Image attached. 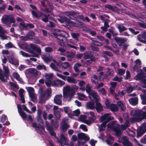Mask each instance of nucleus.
<instances>
[{
  "label": "nucleus",
  "mask_w": 146,
  "mask_h": 146,
  "mask_svg": "<svg viewBox=\"0 0 146 146\" xmlns=\"http://www.w3.org/2000/svg\"><path fill=\"white\" fill-rule=\"evenodd\" d=\"M114 39L116 43H114L113 41H112L111 44L113 47L118 48L122 46V50H127L128 45L125 43L127 40V39L126 38L116 36L114 37Z\"/></svg>",
  "instance_id": "1"
},
{
  "label": "nucleus",
  "mask_w": 146,
  "mask_h": 146,
  "mask_svg": "<svg viewBox=\"0 0 146 146\" xmlns=\"http://www.w3.org/2000/svg\"><path fill=\"white\" fill-rule=\"evenodd\" d=\"M2 23L8 27H11L12 23H15L16 20L11 15H4L1 19Z\"/></svg>",
  "instance_id": "2"
},
{
  "label": "nucleus",
  "mask_w": 146,
  "mask_h": 146,
  "mask_svg": "<svg viewBox=\"0 0 146 146\" xmlns=\"http://www.w3.org/2000/svg\"><path fill=\"white\" fill-rule=\"evenodd\" d=\"M63 96L66 98L69 97L68 101L70 102L73 97V88H70L69 86L64 87L63 88Z\"/></svg>",
  "instance_id": "3"
},
{
  "label": "nucleus",
  "mask_w": 146,
  "mask_h": 146,
  "mask_svg": "<svg viewBox=\"0 0 146 146\" xmlns=\"http://www.w3.org/2000/svg\"><path fill=\"white\" fill-rule=\"evenodd\" d=\"M51 34L52 36L56 38L59 40V41L61 43L66 42L67 41L66 37L68 35V34L64 31H60L58 34L54 32L52 33H51Z\"/></svg>",
  "instance_id": "4"
},
{
  "label": "nucleus",
  "mask_w": 146,
  "mask_h": 146,
  "mask_svg": "<svg viewBox=\"0 0 146 146\" xmlns=\"http://www.w3.org/2000/svg\"><path fill=\"white\" fill-rule=\"evenodd\" d=\"M67 15L68 18L62 16L60 18L58 19V21L62 23H64L72 25L73 24L70 19H73V11L67 12Z\"/></svg>",
  "instance_id": "5"
},
{
  "label": "nucleus",
  "mask_w": 146,
  "mask_h": 146,
  "mask_svg": "<svg viewBox=\"0 0 146 146\" xmlns=\"http://www.w3.org/2000/svg\"><path fill=\"white\" fill-rule=\"evenodd\" d=\"M137 73V74L134 77V79L137 80H140L142 82V81L145 78L146 74H145L143 70L140 69L136 71Z\"/></svg>",
  "instance_id": "6"
},
{
  "label": "nucleus",
  "mask_w": 146,
  "mask_h": 146,
  "mask_svg": "<svg viewBox=\"0 0 146 146\" xmlns=\"http://www.w3.org/2000/svg\"><path fill=\"white\" fill-rule=\"evenodd\" d=\"M84 58L85 59L96 58L98 56V54L96 52L91 51H86L84 53Z\"/></svg>",
  "instance_id": "7"
},
{
  "label": "nucleus",
  "mask_w": 146,
  "mask_h": 146,
  "mask_svg": "<svg viewBox=\"0 0 146 146\" xmlns=\"http://www.w3.org/2000/svg\"><path fill=\"white\" fill-rule=\"evenodd\" d=\"M67 121V119L66 118H64L62 119V124L60 127L62 131L64 132H65L70 127V125L68 124Z\"/></svg>",
  "instance_id": "8"
},
{
  "label": "nucleus",
  "mask_w": 146,
  "mask_h": 146,
  "mask_svg": "<svg viewBox=\"0 0 146 146\" xmlns=\"http://www.w3.org/2000/svg\"><path fill=\"white\" fill-rule=\"evenodd\" d=\"M45 127L47 130L49 132L50 134L52 136L56 137V133L53 131V128L50 126L49 123L48 122H46Z\"/></svg>",
  "instance_id": "9"
},
{
  "label": "nucleus",
  "mask_w": 146,
  "mask_h": 146,
  "mask_svg": "<svg viewBox=\"0 0 146 146\" xmlns=\"http://www.w3.org/2000/svg\"><path fill=\"white\" fill-rule=\"evenodd\" d=\"M122 143L124 146H134L133 143L129 141V138L127 136L122 137Z\"/></svg>",
  "instance_id": "10"
},
{
  "label": "nucleus",
  "mask_w": 146,
  "mask_h": 146,
  "mask_svg": "<svg viewBox=\"0 0 146 146\" xmlns=\"http://www.w3.org/2000/svg\"><path fill=\"white\" fill-rule=\"evenodd\" d=\"M78 140L80 139H84L85 142H86L90 139V137L87 136L86 135L83 133H79L77 135Z\"/></svg>",
  "instance_id": "11"
},
{
  "label": "nucleus",
  "mask_w": 146,
  "mask_h": 146,
  "mask_svg": "<svg viewBox=\"0 0 146 146\" xmlns=\"http://www.w3.org/2000/svg\"><path fill=\"white\" fill-rule=\"evenodd\" d=\"M62 97V95L59 94L56 95L54 100V103L58 105H61Z\"/></svg>",
  "instance_id": "12"
},
{
  "label": "nucleus",
  "mask_w": 146,
  "mask_h": 146,
  "mask_svg": "<svg viewBox=\"0 0 146 146\" xmlns=\"http://www.w3.org/2000/svg\"><path fill=\"white\" fill-rule=\"evenodd\" d=\"M96 103L95 109L97 112L100 113L103 111V106H102L101 104L97 101L95 102Z\"/></svg>",
  "instance_id": "13"
},
{
  "label": "nucleus",
  "mask_w": 146,
  "mask_h": 146,
  "mask_svg": "<svg viewBox=\"0 0 146 146\" xmlns=\"http://www.w3.org/2000/svg\"><path fill=\"white\" fill-rule=\"evenodd\" d=\"M64 84L65 82H64L58 80H55L52 83V85L56 87H58L59 86H62Z\"/></svg>",
  "instance_id": "14"
},
{
  "label": "nucleus",
  "mask_w": 146,
  "mask_h": 146,
  "mask_svg": "<svg viewBox=\"0 0 146 146\" xmlns=\"http://www.w3.org/2000/svg\"><path fill=\"white\" fill-rule=\"evenodd\" d=\"M142 111L141 110H136L135 111L133 114V116L138 118L139 120L141 121L142 119L141 117L142 116Z\"/></svg>",
  "instance_id": "15"
},
{
  "label": "nucleus",
  "mask_w": 146,
  "mask_h": 146,
  "mask_svg": "<svg viewBox=\"0 0 146 146\" xmlns=\"http://www.w3.org/2000/svg\"><path fill=\"white\" fill-rule=\"evenodd\" d=\"M60 144H63L64 145L67 144L68 140L66 138L64 134H62L60 135V140L58 141Z\"/></svg>",
  "instance_id": "16"
},
{
  "label": "nucleus",
  "mask_w": 146,
  "mask_h": 146,
  "mask_svg": "<svg viewBox=\"0 0 146 146\" xmlns=\"http://www.w3.org/2000/svg\"><path fill=\"white\" fill-rule=\"evenodd\" d=\"M89 95H90L89 96V98L90 99H91L92 96V97L93 98V100L95 102L99 101L97 97L98 95L96 93L94 92V91L93 90V92Z\"/></svg>",
  "instance_id": "17"
},
{
  "label": "nucleus",
  "mask_w": 146,
  "mask_h": 146,
  "mask_svg": "<svg viewBox=\"0 0 146 146\" xmlns=\"http://www.w3.org/2000/svg\"><path fill=\"white\" fill-rule=\"evenodd\" d=\"M30 46L32 49L33 50H35L39 54H41V50L39 47H37L36 45L34 44H30Z\"/></svg>",
  "instance_id": "18"
},
{
  "label": "nucleus",
  "mask_w": 146,
  "mask_h": 146,
  "mask_svg": "<svg viewBox=\"0 0 146 146\" xmlns=\"http://www.w3.org/2000/svg\"><path fill=\"white\" fill-rule=\"evenodd\" d=\"M110 110L113 112H116L118 110V108L116 104L112 103L110 104Z\"/></svg>",
  "instance_id": "19"
},
{
  "label": "nucleus",
  "mask_w": 146,
  "mask_h": 146,
  "mask_svg": "<svg viewBox=\"0 0 146 146\" xmlns=\"http://www.w3.org/2000/svg\"><path fill=\"white\" fill-rule=\"evenodd\" d=\"M129 102L131 105L133 106H135L138 103V98L137 97H135L131 98L129 100Z\"/></svg>",
  "instance_id": "20"
},
{
  "label": "nucleus",
  "mask_w": 146,
  "mask_h": 146,
  "mask_svg": "<svg viewBox=\"0 0 146 146\" xmlns=\"http://www.w3.org/2000/svg\"><path fill=\"white\" fill-rule=\"evenodd\" d=\"M105 7L106 8H107L108 9L111 10L112 11H116L117 10V7L108 4H106L105 6Z\"/></svg>",
  "instance_id": "21"
},
{
  "label": "nucleus",
  "mask_w": 146,
  "mask_h": 146,
  "mask_svg": "<svg viewBox=\"0 0 146 146\" xmlns=\"http://www.w3.org/2000/svg\"><path fill=\"white\" fill-rule=\"evenodd\" d=\"M122 25V24H118L117 25V28L119 30V33H120L127 30V28L124 27Z\"/></svg>",
  "instance_id": "22"
},
{
  "label": "nucleus",
  "mask_w": 146,
  "mask_h": 146,
  "mask_svg": "<svg viewBox=\"0 0 146 146\" xmlns=\"http://www.w3.org/2000/svg\"><path fill=\"white\" fill-rule=\"evenodd\" d=\"M69 63L68 62H64L60 64L59 68L62 70H64L67 68L69 67Z\"/></svg>",
  "instance_id": "23"
},
{
  "label": "nucleus",
  "mask_w": 146,
  "mask_h": 146,
  "mask_svg": "<svg viewBox=\"0 0 146 146\" xmlns=\"http://www.w3.org/2000/svg\"><path fill=\"white\" fill-rule=\"evenodd\" d=\"M49 15H47L43 13L41 14V16L42 18V20L44 22L47 23L48 21V17Z\"/></svg>",
  "instance_id": "24"
},
{
  "label": "nucleus",
  "mask_w": 146,
  "mask_h": 146,
  "mask_svg": "<svg viewBox=\"0 0 146 146\" xmlns=\"http://www.w3.org/2000/svg\"><path fill=\"white\" fill-rule=\"evenodd\" d=\"M42 58L44 61L46 63H48L49 61H51L49 55L47 56L45 54H43L42 55Z\"/></svg>",
  "instance_id": "25"
},
{
  "label": "nucleus",
  "mask_w": 146,
  "mask_h": 146,
  "mask_svg": "<svg viewBox=\"0 0 146 146\" xmlns=\"http://www.w3.org/2000/svg\"><path fill=\"white\" fill-rule=\"evenodd\" d=\"M117 105L120 107L121 110L123 111H124L126 109L125 107L124 106L123 104L121 101H118L117 102Z\"/></svg>",
  "instance_id": "26"
},
{
  "label": "nucleus",
  "mask_w": 146,
  "mask_h": 146,
  "mask_svg": "<svg viewBox=\"0 0 146 146\" xmlns=\"http://www.w3.org/2000/svg\"><path fill=\"white\" fill-rule=\"evenodd\" d=\"M137 38L140 42L144 43H146V38L143 36L139 34L138 35Z\"/></svg>",
  "instance_id": "27"
},
{
  "label": "nucleus",
  "mask_w": 146,
  "mask_h": 146,
  "mask_svg": "<svg viewBox=\"0 0 146 146\" xmlns=\"http://www.w3.org/2000/svg\"><path fill=\"white\" fill-rule=\"evenodd\" d=\"M86 105L88 108L91 110H93L95 108L94 103L93 102H88Z\"/></svg>",
  "instance_id": "28"
},
{
  "label": "nucleus",
  "mask_w": 146,
  "mask_h": 146,
  "mask_svg": "<svg viewBox=\"0 0 146 146\" xmlns=\"http://www.w3.org/2000/svg\"><path fill=\"white\" fill-rule=\"evenodd\" d=\"M53 76V73L48 74L46 73L45 74L44 77L47 80H51L52 79Z\"/></svg>",
  "instance_id": "29"
},
{
  "label": "nucleus",
  "mask_w": 146,
  "mask_h": 146,
  "mask_svg": "<svg viewBox=\"0 0 146 146\" xmlns=\"http://www.w3.org/2000/svg\"><path fill=\"white\" fill-rule=\"evenodd\" d=\"M5 75L4 74V72L3 71L0 69V80L2 82H5L6 80L4 78Z\"/></svg>",
  "instance_id": "30"
},
{
  "label": "nucleus",
  "mask_w": 146,
  "mask_h": 146,
  "mask_svg": "<svg viewBox=\"0 0 146 146\" xmlns=\"http://www.w3.org/2000/svg\"><path fill=\"white\" fill-rule=\"evenodd\" d=\"M35 34L34 32L33 31H30L28 32L26 34V36L28 39H30L32 38V37Z\"/></svg>",
  "instance_id": "31"
},
{
  "label": "nucleus",
  "mask_w": 146,
  "mask_h": 146,
  "mask_svg": "<svg viewBox=\"0 0 146 146\" xmlns=\"http://www.w3.org/2000/svg\"><path fill=\"white\" fill-rule=\"evenodd\" d=\"M108 71L106 72V75L108 76H112L113 74V70L110 68H107Z\"/></svg>",
  "instance_id": "32"
},
{
  "label": "nucleus",
  "mask_w": 146,
  "mask_h": 146,
  "mask_svg": "<svg viewBox=\"0 0 146 146\" xmlns=\"http://www.w3.org/2000/svg\"><path fill=\"white\" fill-rule=\"evenodd\" d=\"M3 69L5 72V77H8L9 76V70L8 67L4 66L3 67Z\"/></svg>",
  "instance_id": "33"
},
{
  "label": "nucleus",
  "mask_w": 146,
  "mask_h": 146,
  "mask_svg": "<svg viewBox=\"0 0 146 146\" xmlns=\"http://www.w3.org/2000/svg\"><path fill=\"white\" fill-rule=\"evenodd\" d=\"M84 25V23L79 21H77L75 23L74 22V27H80Z\"/></svg>",
  "instance_id": "34"
},
{
  "label": "nucleus",
  "mask_w": 146,
  "mask_h": 146,
  "mask_svg": "<svg viewBox=\"0 0 146 146\" xmlns=\"http://www.w3.org/2000/svg\"><path fill=\"white\" fill-rule=\"evenodd\" d=\"M130 121L132 123H134L136 122H139L141 121L138 119V118H137L135 116L131 118L130 119Z\"/></svg>",
  "instance_id": "35"
},
{
  "label": "nucleus",
  "mask_w": 146,
  "mask_h": 146,
  "mask_svg": "<svg viewBox=\"0 0 146 146\" xmlns=\"http://www.w3.org/2000/svg\"><path fill=\"white\" fill-rule=\"evenodd\" d=\"M29 96L31 100L33 102H36V99L33 93H31L29 95Z\"/></svg>",
  "instance_id": "36"
},
{
  "label": "nucleus",
  "mask_w": 146,
  "mask_h": 146,
  "mask_svg": "<svg viewBox=\"0 0 146 146\" xmlns=\"http://www.w3.org/2000/svg\"><path fill=\"white\" fill-rule=\"evenodd\" d=\"M54 114L57 119L60 118V112L58 110H54Z\"/></svg>",
  "instance_id": "37"
},
{
  "label": "nucleus",
  "mask_w": 146,
  "mask_h": 146,
  "mask_svg": "<svg viewBox=\"0 0 146 146\" xmlns=\"http://www.w3.org/2000/svg\"><path fill=\"white\" fill-rule=\"evenodd\" d=\"M102 53L103 55L110 57H112L113 56V54L108 51H104L102 52Z\"/></svg>",
  "instance_id": "38"
},
{
  "label": "nucleus",
  "mask_w": 146,
  "mask_h": 146,
  "mask_svg": "<svg viewBox=\"0 0 146 146\" xmlns=\"http://www.w3.org/2000/svg\"><path fill=\"white\" fill-rule=\"evenodd\" d=\"M146 131H144L142 129H141L137 132V136L140 137Z\"/></svg>",
  "instance_id": "39"
},
{
  "label": "nucleus",
  "mask_w": 146,
  "mask_h": 146,
  "mask_svg": "<svg viewBox=\"0 0 146 146\" xmlns=\"http://www.w3.org/2000/svg\"><path fill=\"white\" fill-rule=\"evenodd\" d=\"M86 92L89 94H90L93 91L92 90L91 87L89 85H87L86 87Z\"/></svg>",
  "instance_id": "40"
},
{
  "label": "nucleus",
  "mask_w": 146,
  "mask_h": 146,
  "mask_svg": "<svg viewBox=\"0 0 146 146\" xmlns=\"http://www.w3.org/2000/svg\"><path fill=\"white\" fill-rule=\"evenodd\" d=\"M107 115H108V113H106L104 114L103 115L101 116L100 119V121L102 122H103L104 120H106Z\"/></svg>",
  "instance_id": "41"
},
{
  "label": "nucleus",
  "mask_w": 146,
  "mask_h": 146,
  "mask_svg": "<svg viewBox=\"0 0 146 146\" xmlns=\"http://www.w3.org/2000/svg\"><path fill=\"white\" fill-rule=\"evenodd\" d=\"M80 36V34L79 33H74V39L76 40V42L78 41L79 37Z\"/></svg>",
  "instance_id": "42"
},
{
  "label": "nucleus",
  "mask_w": 146,
  "mask_h": 146,
  "mask_svg": "<svg viewBox=\"0 0 146 146\" xmlns=\"http://www.w3.org/2000/svg\"><path fill=\"white\" fill-rule=\"evenodd\" d=\"M82 30L86 33H89V32L92 30L91 28L87 27H82Z\"/></svg>",
  "instance_id": "43"
},
{
  "label": "nucleus",
  "mask_w": 146,
  "mask_h": 146,
  "mask_svg": "<svg viewBox=\"0 0 146 146\" xmlns=\"http://www.w3.org/2000/svg\"><path fill=\"white\" fill-rule=\"evenodd\" d=\"M129 30L134 35H136L139 33V31H135L134 29L132 28H129Z\"/></svg>",
  "instance_id": "44"
},
{
  "label": "nucleus",
  "mask_w": 146,
  "mask_h": 146,
  "mask_svg": "<svg viewBox=\"0 0 146 146\" xmlns=\"http://www.w3.org/2000/svg\"><path fill=\"white\" fill-rule=\"evenodd\" d=\"M90 59V60H88L86 61V64H91L92 63V62L95 61L96 58H91Z\"/></svg>",
  "instance_id": "45"
},
{
  "label": "nucleus",
  "mask_w": 146,
  "mask_h": 146,
  "mask_svg": "<svg viewBox=\"0 0 146 146\" xmlns=\"http://www.w3.org/2000/svg\"><path fill=\"white\" fill-rule=\"evenodd\" d=\"M36 68L38 70L41 69L46 70V67L44 65H38L36 66Z\"/></svg>",
  "instance_id": "46"
},
{
  "label": "nucleus",
  "mask_w": 146,
  "mask_h": 146,
  "mask_svg": "<svg viewBox=\"0 0 146 146\" xmlns=\"http://www.w3.org/2000/svg\"><path fill=\"white\" fill-rule=\"evenodd\" d=\"M20 53L24 57H30L31 56V55L22 51H20Z\"/></svg>",
  "instance_id": "47"
},
{
  "label": "nucleus",
  "mask_w": 146,
  "mask_h": 146,
  "mask_svg": "<svg viewBox=\"0 0 146 146\" xmlns=\"http://www.w3.org/2000/svg\"><path fill=\"white\" fill-rule=\"evenodd\" d=\"M32 127L35 128L36 131L38 132V131H40V128L39 126H37V124L35 122L32 123Z\"/></svg>",
  "instance_id": "48"
},
{
  "label": "nucleus",
  "mask_w": 146,
  "mask_h": 146,
  "mask_svg": "<svg viewBox=\"0 0 146 146\" xmlns=\"http://www.w3.org/2000/svg\"><path fill=\"white\" fill-rule=\"evenodd\" d=\"M113 119V117L110 116L109 115V113H108V115H107V117L106 118V120L105 121L106 122H107L108 123L111 120Z\"/></svg>",
  "instance_id": "49"
},
{
  "label": "nucleus",
  "mask_w": 146,
  "mask_h": 146,
  "mask_svg": "<svg viewBox=\"0 0 146 146\" xmlns=\"http://www.w3.org/2000/svg\"><path fill=\"white\" fill-rule=\"evenodd\" d=\"M30 73L35 75H37L38 74V72L35 69H32L30 71Z\"/></svg>",
  "instance_id": "50"
},
{
  "label": "nucleus",
  "mask_w": 146,
  "mask_h": 146,
  "mask_svg": "<svg viewBox=\"0 0 146 146\" xmlns=\"http://www.w3.org/2000/svg\"><path fill=\"white\" fill-rule=\"evenodd\" d=\"M93 44L96 46H101L102 45V43L96 40H93Z\"/></svg>",
  "instance_id": "51"
},
{
  "label": "nucleus",
  "mask_w": 146,
  "mask_h": 146,
  "mask_svg": "<svg viewBox=\"0 0 146 146\" xmlns=\"http://www.w3.org/2000/svg\"><path fill=\"white\" fill-rule=\"evenodd\" d=\"M90 48V49L93 51H98L99 50L98 48L92 45H91Z\"/></svg>",
  "instance_id": "52"
},
{
  "label": "nucleus",
  "mask_w": 146,
  "mask_h": 146,
  "mask_svg": "<svg viewBox=\"0 0 146 146\" xmlns=\"http://www.w3.org/2000/svg\"><path fill=\"white\" fill-rule=\"evenodd\" d=\"M80 113V111L78 109L74 111V116H78Z\"/></svg>",
  "instance_id": "53"
},
{
  "label": "nucleus",
  "mask_w": 146,
  "mask_h": 146,
  "mask_svg": "<svg viewBox=\"0 0 146 146\" xmlns=\"http://www.w3.org/2000/svg\"><path fill=\"white\" fill-rule=\"evenodd\" d=\"M51 89L50 88L49 89H47L46 90V94L47 95V97L48 98H50V97L51 94Z\"/></svg>",
  "instance_id": "54"
},
{
  "label": "nucleus",
  "mask_w": 146,
  "mask_h": 146,
  "mask_svg": "<svg viewBox=\"0 0 146 146\" xmlns=\"http://www.w3.org/2000/svg\"><path fill=\"white\" fill-rule=\"evenodd\" d=\"M125 70L122 69H119L118 70V73L121 76L125 73Z\"/></svg>",
  "instance_id": "55"
},
{
  "label": "nucleus",
  "mask_w": 146,
  "mask_h": 146,
  "mask_svg": "<svg viewBox=\"0 0 146 146\" xmlns=\"http://www.w3.org/2000/svg\"><path fill=\"white\" fill-rule=\"evenodd\" d=\"M19 25L22 26L23 29H25V30L27 29V27L28 26L27 23L25 24L24 22H21L20 23Z\"/></svg>",
  "instance_id": "56"
},
{
  "label": "nucleus",
  "mask_w": 146,
  "mask_h": 146,
  "mask_svg": "<svg viewBox=\"0 0 146 146\" xmlns=\"http://www.w3.org/2000/svg\"><path fill=\"white\" fill-rule=\"evenodd\" d=\"M57 76L60 78L62 79L63 80H66V76H64L59 73H57Z\"/></svg>",
  "instance_id": "57"
},
{
  "label": "nucleus",
  "mask_w": 146,
  "mask_h": 146,
  "mask_svg": "<svg viewBox=\"0 0 146 146\" xmlns=\"http://www.w3.org/2000/svg\"><path fill=\"white\" fill-rule=\"evenodd\" d=\"M7 118V116L5 115H3L1 119V121L2 123H4Z\"/></svg>",
  "instance_id": "58"
},
{
  "label": "nucleus",
  "mask_w": 146,
  "mask_h": 146,
  "mask_svg": "<svg viewBox=\"0 0 146 146\" xmlns=\"http://www.w3.org/2000/svg\"><path fill=\"white\" fill-rule=\"evenodd\" d=\"M142 100V104L143 105H146V96L143 95L141 97Z\"/></svg>",
  "instance_id": "59"
},
{
  "label": "nucleus",
  "mask_w": 146,
  "mask_h": 146,
  "mask_svg": "<svg viewBox=\"0 0 146 146\" xmlns=\"http://www.w3.org/2000/svg\"><path fill=\"white\" fill-rule=\"evenodd\" d=\"M50 66V67L55 71H57V68L55 64L52 63H51Z\"/></svg>",
  "instance_id": "60"
},
{
  "label": "nucleus",
  "mask_w": 146,
  "mask_h": 146,
  "mask_svg": "<svg viewBox=\"0 0 146 146\" xmlns=\"http://www.w3.org/2000/svg\"><path fill=\"white\" fill-rule=\"evenodd\" d=\"M80 127L81 128V129L85 131H88V129L86 128V126L85 125L82 124L80 126Z\"/></svg>",
  "instance_id": "61"
},
{
  "label": "nucleus",
  "mask_w": 146,
  "mask_h": 146,
  "mask_svg": "<svg viewBox=\"0 0 146 146\" xmlns=\"http://www.w3.org/2000/svg\"><path fill=\"white\" fill-rule=\"evenodd\" d=\"M97 141L96 140H94L93 139H91L90 142V143L92 146H95L96 143Z\"/></svg>",
  "instance_id": "62"
},
{
  "label": "nucleus",
  "mask_w": 146,
  "mask_h": 146,
  "mask_svg": "<svg viewBox=\"0 0 146 146\" xmlns=\"http://www.w3.org/2000/svg\"><path fill=\"white\" fill-rule=\"evenodd\" d=\"M86 142H82L80 141V140H78V143L76 146H83L84 144Z\"/></svg>",
  "instance_id": "63"
},
{
  "label": "nucleus",
  "mask_w": 146,
  "mask_h": 146,
  "mask_svg": "<svg viewBox=\"0 0 146 146\" xmlns=\"http://www.w3.org/2000/svg\"><path fill=\"white\" fill-rule=\"evenodd\" d=\"M138 25L141 27L146 29V24L145 23L139 22Z\"/></svg>",
  "instance_id": "64"
}]
</instances>
